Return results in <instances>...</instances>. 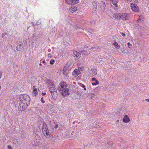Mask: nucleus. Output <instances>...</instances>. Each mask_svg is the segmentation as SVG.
<instances>
[{
    "instance_id": "1",
    "label": "nucleus",
    "mask_w": 149,
    "mask_h": 149,
    "mask_svg": "<svg viewBox=\"0 0 149 149\" xmlns=\"http://www.w3.org/2000/svg\"><path fill=\"white\" fill-rule=\"evenodd\" d=\"M42 130L44 136L47 138L51 139L53 138V136L49 131L46 124L44 123L42 127Z\"/></svg>"
},
{
    "instance_id": "2",
    "label": "nucleus",
    "mask_w": 149,
    "mask_h": 149,
    "mask_svg": "<svg viewBox=\"0 0 149 149\" xmlns=\"http://www.w3.org/2000/svg\"><path fill=\"white\" fill-rule=\"evenodd\" d=\"M20 101L21 102L26 103L29 104H30V99L29 96L26 94H23L20 95Z\"/></svg>"
},
{
    "instance_id": "3",
    "label": "nucleus",
    "mask_w": 149,
    "mask_h": 149,
    "mask_svg": "<svg viewBox=\"0 0 149 149\" xmlns=\"http://www.w3.org/2000/svg\"><path fill=\"white\" fill-rule=\"evenodd\" d=\"M119 20H128L129 19V15L126 13H120Z\"/></svg>"
},
{
    "instance_id": "4",
    "label": "nucleus",
    "mask_w": 149,
    "mask_h": 149,
    "mask_svg": "<svg viewBox=\"0 0 149 149\" xmlns=\"http://www.w3.org/2000/svg\"><path fill=\"white\" fill-rule=\"evenodd\" d=\"M67 87V84L64 81H61L59 84V86L57 88V90L59 91H61L62 89L66 88Z\"/></svg>"
},
{
    "instance_id": "5",
    "label": "nucleus",
    "mask_w": 149,
    "mask_h": 149,
    "mask_svg": "<svg viewBox=\"0 0 149 149\" xmlns=\"http://www.w3.org/2000/svg\"><path fill=\"white\" fill-rule=\"evenodd\" d=\"M29 104L23 102H21L20 101V104L19 105V109L22 111H24L27 108Z\"/></svg>"
},
{
    "instance_id": "6",
    "label": "nucleus",
    "mask_w": 149,
    "mask_h": 149,
    "mask_svg": "<svg viewBox=\"0 0 149 149\" xmlns=\"http://www.w3.org/2000/svg\"><path fill=\"white\" fill-rule=\"evenodd\" d=\"M130 7L133 12L135 13L139 12V8L137 5L131 3L130 4Z\"/></svg>"
},
{
    "instance_id": "7",
    "label": "nucleus",
    "mask_w": 149,
    "mask_h": 149,
    "mask_svg": "<svg viewBox=\"0 0 149 149\" xmlns=\"http://www.w3.org/2000/svg\"><path fill=\"white\" fill-rule=\"evenodd\" d=\"M49 89L51 94L52 95V93L54 92H56V88L54 84L53 83H52L48 86Z\"/></svg>"
},
{
    "instance_id": "8",
    "label": "nucleus",
    "mask_w": 149,
    "mask_h": 149,
    "mask_svg": "<svg viewBox=\"0 0 149 149\" xmlns=\"http://www.w3.org/2000/svg\"><path fill=\"white\" fill-rule=\"evenodd\" d=\"M69 89L68 88H65L62 89L61 92V94L63 96L65 97L69 95Z\"/></svg>"
},
{
    "instance_id": "9",
    "label": "nucleus",
    "mask_w": 149,
    "mask_h": 149,
    "mask_svg": "<svg viewBox=\"0 0 149 149\" xmlns=\"http://www.w3.org/2000/svg\"><path fill=\"white\" fill-rule=\"evenodd\" d=\"M73 54V57L74 59L75 60L78 59L81 55V54L80 53L76 51H74Z\"/></svg>"
},
{
    "instance_id": "10",
    "label": "nucleus",
    "mask_w": 149,
    "mask_h": 149,
    "mask_svg": "<svg viewBox=\"0 0 149 149\" xmlns=\"http://www.w3.org/2000/svg\"><path fill=\"white\" fill-rule=\"evenodd\" d=\"M120 13H113L112 15V17L113 18L119 20L120 17Z\"/></svg>"
},
{
    "instance_id": "11",
    "label": "nucleus",
    "mask_w": 149,
    "mask_h": 149,
    "mask_svg": "<svg viewBox=\"0 0 149 149\" xmlns=\"http://www.w3.org/2000/svg\"><path fill=\"white\" fill-rule=\"evenodd\" d=\"M80 74L79 70L75 69L72 72V74L74 77H76Z\"/></svg>"
},
{
    "instance_id": "12",
    "label": "nucleus",
    "mask_w": 149,
    "mask_h": 149,
    "mask_svg": "<svg viewBox=\"0 0 149 149\" xmlns=\"http://www.w3.org/2000/svg\"><path fill=\"white\" fill-rule=\"evenodd\" d=\"M35 86H34L32 88V95L34 96H36L38 94V89Z\"/></svg>"
},
{
    "instance_id": "13",
    "label": "nucleus",
    "mask_w": 149,
    "mask_h": 149,
    "mask_svg": "<svg viewBox=\"0 0 149 149\" xmlns=\"http://www.w3.org/2000/svg\"><path fill=\"white\" fill-rule=\"evenodd\" d=\"M123 122L124 123H128L130 121V119L127 115H125L123 117Z\"/></svg>"
},
{
    "instance_id": "14",
    "label": "nucleus",
    "mask_w": 149,
    "mask_h": 149,
    "mask_svg": "<svg viewBox=\"0 0 149 149\" xmlns=\"http://www.w3.org/2000/svg\"><path fill=\"white\" fill-rule=\"evenodd\" d=\"M77 10V8L75 6H72L70 8L69 12L71 13H73L76 11Z\"/></svg>"
},
{
    "instance_id": "15",
    "label": "nucleus",
    "mask_w": 149,
    "mask_h": 149,
    "mask_svg": "<svg viewBox=\"0 0 149 149\" xmlns=\"http://www.w3.org/2000/svg\"><path fill=\"white\" fill-rule=\"evenodd\" d=\"M101 6L100 8L101 9L104 10L105 9L106 5L104 2L102 1L100 2Z\"/></svg>"
},
{
    "instance_id": "16",
    "label": "nucleus",
    "mask_w": 149,
    "mask_h": 149,
    "mask_svg": "<svg viewBox=\"0 0 149 149\" xmlns=\"http://www.w3.org/2000/svg\"><path fill=\"white\" fill-rule=\"evenodd\" d=\"M111 2L114 5L116 8H117L118 7V6L117 4L118 2V1L116 0H112Z\"/></svg>"
},
{
    "instance_id": "17",
    "label": "nucleus",
    "mask_w": 149,
    "mask_h": 149,
    "mask_svg": "<svg viewBox=\"0 0 149 149\" xmlns=\"http://www.w3.org/2000/svg\"><path fill=\"white\" fill-rule=\"evenodd\" d=\"M92 4L93 5V8L95 10L97 8V3L95 1H94L92 2Z\"/></svg>"
},
{
    "instance_id": "18",
    "label": "nucleus",
    "mask_w": 149,
    "mask_h": 149,
    "mask_svg": "<svg viewBox=\"0 0 149 149\" xmlns=\"http://www.w3.org/2000/svg\"><path fill=\"white\" fill-rule=\"evenodd\" d=\"M22 48V45L20 43L16 47V50L18 51H20Z\"/></svg>"
},
{
    "instance_id": "19",
    "label": "nucleus",
    "mask_w": 149,
    "mask_h": 149,
    "mask_svg": "<svg viewBox=\"0 0 149 149\" xmlns=\"http://www.w3.org/2000/svg\"><path fill=\"white\" fill-rule=\"evenodd\" d=\"M79 2V0H72V3L71 4H75L78 3Z\"/></svg>"
},
{
    "instance_id": "20",
    "label": "nucleus",
    "mask_w": 149,
    "mask_h": 149,
    "mask_svg": "<svg viewBox=\"0 0 149 149\" xmlns=\"http://www.w3.org/2000/svg\"><path fill=\"white\" fill-rule=\"evenodd\" d=\"M113 45L115 46L116 48L118 49L120 47V45H118V43L117 42H115L113 43Z\"/></svg>"
},
{
    "instance_id": "21",
    "label": "nucleus",
    "mask_w": 149,
    "mask_h": 149,
    "mask_svg": "<svg viewBox=\"0 0 149 149\" xmlns=\"http://www.w3.org/2000/svg\"><path fill=\"white\" fill-rule=\"evenodd\" d=\"M92 74L94 76H96L97 75V70L96 69H93L92 70Z\"/></svg>"
},
{
    "instance_id": "22",
    "label": "nucleus",
    "mask_w": 149,
    "mask_h": 149,
    "mask_svg": "<svg viewBox=\"0 0 149 149\" xmlns=\"http://www.w3.org/2000/svg\"><path fill=\"white\" fill-rule=\"evenodd\" d=\"M99 83V82L97 80H96V81L95 83H93L92 84L93 86H95L98 84Z\"/></svg>"
},
{
    "instance_id": "23",
    "label": "nucleus",
    "mask_w": 149,
    "mask_h": 149,
    "mask_svg": "<svg viewBox=\"0 0 149 149\" xmlns=\"http://www.w3.org/2000/svg\"><path fill=\"white\" fill-rule=\"evenodd\" d=\"M78 70H79V72L83 71L84 70V68L82 66H80L78 68Z\"/></svg>"
},
{
    "instance_id": "24",
    "label": "nucleus",
    "mask_w": 149,
    "mask_h": 149,
    "mask_svg": "<svg viewBox=\"0 0 149 149\" xmlns=\"http://www.w3.org/2000/svg\"><path fill=\"white\" fill-rule=\"evenodd\" d=\"M127 44L128 45V47L129 48H131V46H132V45L129 42L127 43Z\"/></svg>"
},
{
    "instance_id": "25",
    "label": "nucleus",
    "mask_w": 149,
    "mask_h": 149,
    "mask_svg": "<svg viewBox=\"0 0 149 149\" xmlns=\"http://www.w3.org/2000/svg\"><path fill=\"white\" fill-rule=\"evenodd\" d=\"M95 95L94 93H91V99L93 98L95 96Z\"/></svg>"
},
{
    "instance_id": "26",
    "label": "nucleus",
    "mask_w": 149,
    "mask_h": 149,
    "mask_svg": "<svg viewBox=\"0 0 149 149\" xmlns=\"http://www.w3.org/2000/svg\"><path fill=\"white\" fill-rule=\"evenodd\" d=\"M54 62H55L54 60H51V61H50V63L52 65L53 64H54Z\"/></svg>"
},
{
    "instance_id": "27",
    "label": "nucleus",
    "mask_w": 149,
    "mask_h": 149,
    "mask_svg": "<svg viewBox=\"0 0 149 149\" xmlns=\"http://www.w3.org/2000/svg\"><path fill=\"white\" fill-rule=\"evenodd\" d=\"M41 101L43 103H45V101L44 100L43 97L41 98Z\"/></svg>"
},
{
    "instance_id": "28",
    "label": "nucleus",
    "mask_w": 149,
    "mask_h": 149,
    "mask_svg": "<svg viewBox=\"0 0 149 149\" xmlns=\"http://www.w3.org/2000/svg\"><path fill=\"white\" fill-rule=\"evenodd\" d=\"M120 33L124 37L125 36V33L121 32H120Z\"/></svg>"
},
{
    "instance_id": "29",
    "label": "nucleus",
    "mask_w": 149,
    "mask_h": 149,
    "mask_svg": "<svg viewBox=\"0 0 149 149\" xmlns=\"http://www.w3.org/2000/svg\"><path fill=\"white\" fill-rule=\"evenodd\" d=\"M8 149H13L12 147L8 145L7 146Z\"/></svg>"
},
{
    "instance_id": "30",
    "label": "nucleus",
    "mask_w": 149,
    "mask_h": 149,
    "mask_svg": "<svg viewBox=\"0 0 149 149\" xmlns=\"http://www.w3.org/2000/svg\"><path fill=\"white\" fill-rule=\"evenodd\" d=\"M132 0H125V2H129L132 1Z\"/></svg>"
},
{
    "instance_id": "31",
    "label": "nucleus",
    "mask_w": 149,
    "mask_h": 149,
    "mask_svg": "<svg viewBox=\"0 0 149 149\" xmlns=\"http://www.w3.org/2000/svg\"><path fill=\"white\" fill-rule=\"evenodd\" d=\"M48 57L49 58H51L52 57V55L51 54H49L48 55Z\"/></svg>"
},
{
    "instance_id": "32",
    "label": "nucleus",
    "mask_w": 149,
    "mask_h": 149,
    "mask_svg": "<svg viewBox=\"0 0 149 149\" xmlns=\"http://www.w3.org/2000/svg\"><path fill=\"white\" fill-rule=\"evenodd\" d=\"M6 33H3L2 34V37H4V36H5L6 34Z\"/></svg>"
},
{
    "instance_id": "33",
    "label": "nucleus",
    "mask_w": 149,
    "mask_h": 149,
    "mask_svg": "<svg viewBox=\"0 0 149 149\" xmlns=\"http://www.w3.org/2000/svg\"><path fill=\"white\" fill-rule=\"evenodd\" d=\"M2 73L1 72H0V79L1 78L2 76Z\"/></svg>"
},
{
    "instance_id": "34",
    "label": "nucleus",
    "mask_w": 149,
    "mask_h": 149,
    "mask_svg": "<svg viewBox=\"0 0 149 149\" xmlns=\"http://www.w3.org/2000/svg\"><path fill=\"white\" fill-rule=\"evenodd\" d=\"M96 79L95 78H93L92 79V81H96Z\"/></svg>"
},
{
    "instance_id": "35",
    "label": "nucleus",
    "mask_w": 149,
    "mask_h": 149,
    "mask_svg": "<svg viewBox=\"0 0 149 149\" xmlns=\"http://www.w3.org/2000/svg\"><path fill=\"white\" fill-rule=\"evenodd\" d=\"M134 3H138V0H135L134 1Z\"/></svg>"
},
{
    "instance_id": "36",
    "label": "nucleus",
    "mask_w": 149,
    "mask_h": 149,
    "mask_svg": "<svg viewBox=\"0 0 149 149\" xmlns=\"http://www.w3.org/2000/svg\"><path fill=\"white\" fill-rule=\"evenodd\" d=\"M142 17L141 16H140L139 17V19L138 20H137V22H138L139 21V20H140V18L141 17Z\"/></svg>"
},
{
    "instance_id": "37",
    "label": "nucleus",
    "mask_w": 149,
    "mask_h": 149,
    "mask_svg": "<svg viewBox=\"0 0 149 149\" xmlns=\"http://www.w3.org/2000/svg\"><path fill=\"white\" fill-rule=\"evenodd\" d=\"M81 85H82V87H83V88H85V86L84 85V84H81Z\"/></svg>"
},
{
    "instance_id": "38",
    "label": "nucleus",
    "mask_w": 149,
    "mask_h": 149,
    "mask_svg": "<svg viewBox=\"0 0 149 149\" xmlns=\"http://www.w3.org/2000/svg\"><path fill=\"white\" fill-rule=\"evenodd\" d=\"M42 94L43 95H45L46 94V93H42Z\"/></svg>"
},
{
    "instance_id": "39",
    "label": "nucleus",
    "mask_w": 149,
    "mask_h": 149,
    "mask_svg": "<svg viewBox=\"0 0 149 149\" xmlns=\"http://www.w3.org/2000/svg\"><path fill=\"white\" fill-rule=\"evenodd\" d=\"M42 63H45V61H42Z\"/></svg>"
},
{
    "instance_id": "40",
    "label": "nucleus",
    "mask_w": 149,
    "mask_h": 149,
    "mask_svg": "<svg viewBox=\"0 0 149 149\" xmlns=\"http://www.w3.org/2000/svg\"><path fill=\"white\" fill-rule=\"evenodd\" d=\"M84 90H85H85H86V88H85H85H84Z\"/></svg>"
},
{
    "instance_id": "41",
    "label": "nucleus",
    "mask_w": 149,
    "mask_h": 149,
    "mask_svg": "<svg viewBox=\"0 0 149 149\" xmlns=\"http://www.w3.org/2000/svg\"><path fill=\"white\" fill-rule=\"evenodd\" d=\"M57 126H56L55 127V128H57Z\"/></svg>"
},
{
    "instance_id": "42",
    "label": "nucleus",
    "mask_w": 149,
    "mask_h": 149,
    "mask_svg": "<svg viewBox=\"0 0 149 149\" xmlns=\"http://www.w3.org/2000/svg\"><path fill=\"white\" fill-rule=\"evenodd\" d=\"M42 65V64L41 63H40L39 64V65H40V66H41Z\"/></svg>"
},
{
    "instance_id": "43",
    "label": "nucleus",
    "mask_w": 149,
    "mask_h": 149,
    "mask_svg": "<svg viewBox=\"0 0 149 149\" xmlns=\"http://www.w3.org/2000/svg\"><path fill=\"white\" fill-rule=\"evenodd\" d=\"M144 101H145V100H143L142 101H143V102H144Z\"/></svg>"
},
{
    "instance_id": "44",
    "label": "nucleus",
    "mask_w": 149,
    "mask_h": 149,
    "mask_svg": "<svg viewBox=\"0 0 149 149\" xmlns=\"http://www.w3.org/2000/svg\"><path fill=\"white\" fill-rule=\"evenodd\" d=\"M121 52H123V51H121Z\"/></svg>"
},
{
    "instance_id": "45",
    "label": "nucleus",
    "mask_w": 149,
    "mask_h": 149,
    "mask_svg": "<svg viewBox=\"0 0 149 149\" xmlns=\"http://www.w3.org/2000/svg\"><path fill=\"white\" fill-rule=\"evenodd\" d=\"M117 121H119L118 120H117Z\"/></svg>"
}]
</instances>
